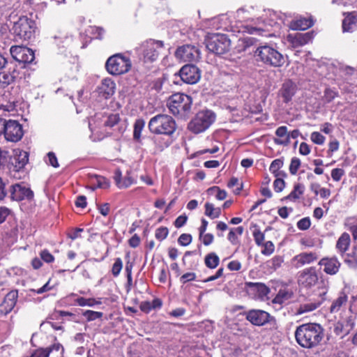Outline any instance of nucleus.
I'll return each mask as SVG.
<instances>
[{
	"mask_svg": "<svg viewBox=\"0 0 357 357\" xmlns=\"http://www.w3.org/2000/svg\"><path fill=\"white\" fill-rule=\"evenodd\" d=\"M296 342L302 347L312 349L317 347L324 337L323 329L319 324H307L297 327L295 331Z\"/></svg>",
	"mask_w": 357,
	"mask_h": 357,
	"instance_id": "1",
	"label": "nucleus"
},
{
	"mask_svg": "<svg viewBox=\"0 0 357 357\" xmlns=\"http://www.w3.org/2000/svg\"><path fill=\"white\" fill-rule=\"evenodd\" d=\"M164 50L165 45L162 40L151 38L142 42L135 49L138 58L144 63L155 61Z\"/></svg>",
	"mask_w": 357,
	"mask_h": 357,
	"instance_id": "2",
	"label": "nucleus"
},
{
	"mask_svg": "<svg viewBox=\"0 0 357 357\" xmlns=\"http://www.w3.org/2000/svg\"><path fill=\"white\" fill-rule=\"evenodd\" d=\"M148 126L151 133L167 136L172 135L176 129L175 120L167 114H158L152 117Z\"/></svg>",
	"mask_w": 357,
	"mask_h": 357,
	"instance_id": "3",
	"label": "nucleus"
},
{
	"mask_svg": "<svg viewBox=\"0 0 357 357\" xmlns=\"http://www.w3.org/2000/svg\"><path fill=\"white\" fill-rule=\"evenodd\" d=\"M254 56L257 61L273 67H281L285 63L284 56L277 50L267 45L258 47Z\"/></svg>",
	"mask_w": 357,
	"mask_h": 357,
	"instance_id": "4",
	"label": "nucleus"
},
{
	"mask_svg": "<svg viewBox=\"0 0 357 357\" xmlns=\"http://www.w3.org/2000/svg\"><path fill=\"white\" fill-rule=\"evenodd\" d=\"M215 117V114L211 110L199 111L189 122L188 128L195 134L203 132L213 124Z\"/></svg>",
	"mask_w": 357,
	"mask_h": 357,
	"instance_id": "5",
	"label": "nucleus"
},
{
	"mask_svg": "<svg viewBox=\"0 0 357 357\" xmlns=\"http://www.w3.org/2000/svg\"><path fill=\"white\" fill-rule=\"evenodd\" d=\"M35 29V22L25 16L20 17L12 27L15 39L22 40H30L33 36Z\"/></svg>",
	"mask_w": 357,
	"mask_h": 357,
	"instance_id": "6",
	"label": "nucleus"
},
{
	"mask_svg": "<svg viewBox=\"0 0 357 357\" xmlns=\"http://www.w3.org/2000/svg\"><path fill=\"white\" fill-rule=\"evenodd\" d=\"M131 66L130 59L121 54L111 56L105 63L107 72L113 75L125 74L130 70Z\"/></svg>",
	"mask_w": 357,
	"mask_h": 357,
	"instance_id": "7",
	"label": "nucleus"
},
{
	"mask_svg": "<svg viewBox=\"0 0 357 357\" xmlns=\"http://www.w3.org/2000/svg\"><path fill=\"white\" fill-rule=\"evenodd\" d=\"M192 102V100L190 96L177 93L169 97L167 106L174 115H183L190 110Z\"/></svg>",
	"mask_w": 357,
	"mask_h": 357,
	"instance_id": "8",
	"label": "nucleus"
},
{
	"mask_svg": "<svg viewBox=\"0 0 357 357\" xmlns=\"http://www.w3.org/2000/svg\"><path fill=\"white\" fill-rule=\"evenodd\" d=\"M231 46V40L227 35L215 34L209 37L206 42L207 50L218 55H221L229 52Z\"/></svg>",
	"mask_w": 357,
	"mask_h": 357,
	"instance_id": "9",
	"label": "nucleus"
},
{
	"mask_svg": "<svg viewBox=\"0 0 357 357\" xmlns=\"http://www.w3.org/2000/svg\"><path fill=\"white\" fill-rule=\"evenodd\" d=\"M24 135L22 126L16 120H7L4 138L8 142H17L20 141Z\"/></svg>",
	"mask_w": 357,
	"mask_h": 357,
	"instance_id": "10",
	"label": "nucleus"
},
{
	"mask_svg": "<svg viewBox=\"0 0 357 357\" xmlns=\"http://www.w3.org/2000/svg\"><path fill=\"white\" fill-rule=\"evenodd\" d=\"M10 52L12 57L19 63H31L35 59L33 51L25 46H12Z\"/></svg>",
	"mask_w": 357,
	"mask_h": 357,
	"instance_id": "11",
	"label": "nucleus"
},
{
	"mask_svg": "<svg viewBox=\"0 0 357 357\" xmlns=\"http://www.w3.org/2000/svg\"><path fill=\"white\" fill-rule=\"evenodd\" d=\"M175 56L183 62L197 61L200 59V51L194 45H185L177 48Z\"/></svg>",
	"mask_w": 357,
	"mask_h": 357,
	"instance_id": "12",
	"label": "nucleus"
},
{
	"mask_svg": "<svg viewBox=\"0 0 357 357\" xmlns=\"http://www.w3.org/2000/svg\"><path fill=\"white\" fill-rule=\"evenodd\" d=\"M181 80L189 84L197 83L201 77L200 70L195 65L188 64L183 66L178 72Z\"/></svg>",
	"mask_w": 357,
	"mask_h": 357,
	"instance_id": "13",
	"label": "nucleus"
},
{
	"mask_svg": "<svg viewBox=\"0 0 357 357\" xmlns=\"http://www.w3.org/2000/svg\"><path fill=\"white\" fill-rule=\"evenodd\" d=\"M10 196L12 199L15 201H30L33 198V192L23 183H16L11 186Z\"/></svg>",
	"mask_w": 357,
	"mask_h": 357,
	"instance_id": "14",
	"label": "nucleus"
},
{
	"mask_svg": "<svg viewBox=\"0 0 357 357\" xmlns=\"http://www.w3.org/2000/svg\"><path fill=\"white\" fill-rule=\"evenodd\" d=\"M297 91V84L291 79H287L282 83L278 91V95L282 98L283 102L287 104L292 100Z\"/></svg>",
	"mask_w": 357,
	"mask_h": 357,
	"instance_id": "15",
	"label": "nucleus"
},
{
	"mask_svg": "<svg viewBox=\"0 0 357 357\" xmlns=\"http://www.w3.org/2000/svg\"><path fill=\"white\" fill-rule=\"evenodd\" d=\"M355 317L353 316H346L342 317L334 326V332L337 335L342 337L348 334L354 326Z\"/></svg>",
	"mask_w": 357,
	"mask_h": 357,
	"instance_id": "16",
	"label": "nucleus"
},
{
	"mask_svg": "<svg viewBox=\"0 0 357 357\" xmlns=\"http://www.w3.org/2000/svg\"><path fill=\"white\" fill-rule=\"evenodd\" d=\"M20 78V71L17 66L8 68L7 71L0 73V89H5Z\"/></svg>",
	"mask_w": 357,
	"mask_h": 357,
	"instance_id": "17",
	"label": "nucleus"
},
{
	"mask_svg": "<svg viewBox=\"0 0 357 357\" xmlns=\"http://www.w3.org/2000/svg\"><path fill=\"white\" fill-rule=\"evenodd\" d=\"M317 280L318 276L313 267L304 269L298 277V283L307 288L314 286Z\"/></svg>",
	"mask_w": 357,
	"mask_h": 357,
	"instance_id": "18",
	"label": "nucleus"
},
{
	"mask_svg": "<svg viewBox=\"0 0 357 357\" xmlns=\"http://www.w3.org/2000/svg\"><path fill=\"white\" fill-rule=\"evenodd\" d=\"M247 320L250 321L253 325L264 326L270 324L274 326L275 324V318L270 314H244Z\"/></svg>",
	"mask_w": 357,
	"mask_h": 357,
	"instance_id": "19",
	"label": "nucleus"
},
{
	"mask_svg": "<svg viewBox=\"0 0 357 357\" xmlns=\"http://www.w3.org/2000/svg\"><path fill=\"white\" fill-rule=\"evenodd\" d=\"M28 153L26 151H20L18 154L16 153L13 157H9L8 165H10V169L19 172L28 162Z\"/></svg>",
	"mask_w": 357,
	"mask_h": 357,
	"instance_id": "20",
	"label": "nucleus"
},
{
	"mask_svg": "<svg viewBox=\"0 0 357 357\" xmlns=\"http://www.w3.org/2000/svg\"><path fill=\"white\" fill-rule=\"evenodd\" d=\"M245 287L250 294L261 299L266 297L270 291L269 288L261 282H246Z\"/></svg>",
	"mask_w": 357,
	"mask_h": 357,
	"instance_id": "21",
	"label": "nucleus"
},
{
	"mask_svg": "<svg viewBox=\"0 0 357 357\" xmlns=\"http://www.w3.org/2000/svg\"><path fill=\"white\" fill-rule=\"evenodd\" d=\"M313 38L312 32L296 33L294 35L288 36V41L291 44L292 47H299L303 46L310 42Z\"/></svg>",
	"mask_w": 357,
	"mask_h": 357,
	"instance_id": "22",
	"label": "nucleus"
},
{
	"mask_svg": "<svg viewBox=\"0 0 357 357\" xmlns=\"http://www.w3.org/2000/svg\"><path fill=\"white\" fill-rule=\"evenodd\" d=\"M317 258L318 257L314 252H302L294 257L291 263L295 268H298L316 261Z\"/></svg>",
	"mask_w": 357,
	"mask_h": 357,
	"instance_id": "23",
	"label": "nucleus"
},
{
	"mask_svg": "<svg viewBox=\"0 0 357 357\" xmlns=\"http://www.w3.org/2000/svg\"><path fill=\"white\" fill-rule=\"evenodd\" d=\"M319 264L324 266V271L329 275L336 274L339 271L341 265L336 257L323 258L319 261Z\"/></svg>",
	"mask_w": 357,
	"mask_h": 357,
	"instance_id": "24",
	"label": "nucleus"
},
{
	"mask_svg": "<svg viewBox=\"0 0 357 357\" xmlns=\"http://www.w3.org/2000/svg\"><path fill=\"white\" fill-rule=\"evenodd\" d=\"M17 297L18 292L17 290H12L8 292L0 306V312H10L16 304Z\"/></svg>",
	"mask_w": 357,
	"mask_h": 357,
	"instance_id": "25",
	"label": "nucleus"
},
{
	"mask_svg": "<svg viewBox=\"0 0 357 357\" xmlns=\"http://www.w3.org/2000/svg\"><path fill=\"white\" fill-rule=\"evenodd\" d=\"M342 21L343 32H353L357 29V13L356 12L344 13Z\"/></svg>",
	"mask_w": 357,
	"mask_h": 357,
	"instance_id": "26",
	"label": "nucleus"
},
{
	"mask_svg": "<svg viewBox=\"0 0 357 357\" xmlns=\"http://www.w3.org/2000/svg\"><path fill=\"white\" fill-rule=\"evenodd\" d=\"M116 84L111 79H105L98 86L99 96L105 99L110 98L115 91Z\"/></svg>",
	"mask_w": 357,
	"mask_h": 357,
	"instance_id": "27",
	"label": "nucleus"
},
{
	"mask_svg": "<svg viewBox=\"0 0 357 357\" xmlns=\"http://www.w3.org/2000/svg\"><path fill=\"white\" fill-rule=\"evenodd\" d=\"M314 24L311 17H300L290 22L289 27L293 30H306Z\"/></svg>",
	"mask_w": 357,
	"mask_h": 357,
	"instance_id": "28",
	"label": "nucleus"
},
{
	"mask_svg": "<svg viewBox=\"0 0 357 357\" xmlns=\"http://www.w3.org/2000/svg\"><path fill=\"white\" fill-rule=\"evenodd\" d=\"M59 350L63 351V347L60 343L56 342L48 347L36 349L29 357H49L50 353L58 352Z\"/></svg>",
	"mask_w": 357,
	"mask_h": 357,
	"instance_id": "29",
	"label": "nucleus"
},
{
	"mask_svg": "<svg viewBox=\"0 0 357 357\" xmlns=\"http://www.w3.org/2000/svg\"><path fill=\"white\" fill-rule=\"evenodd\" d=\"M152 149L151 151L153 154H158L162 152L165 148L170 144L168 140H165L162 137L155 136L151 139Z\"/></svg>",
	"mask_w": 357,
	"mask_h": 357,
	"instance_id": "30",
	"label": "nucleus"
},
{
	"mask_svg": "<svg viewBox=\"0 0 357 357\" xmlns=\"http://www.w3.org/2000/svg\"><path fill=\"white\" fill-rule=\"evenodd\" d=\"M275 135L278 138L274 139V142L277 145L288 146L290 144L287 126H282L278 127L275 130Z\"/></svg>",
	"mask_w": 357,
	"mask_h": 357,
	"instance_id": "31",
	"label": "nucleus"
},
{
	"mask_svg": "<svg viewBox=\"0 0 357 357\" xmlns=\"http://www.w3.org/2000/svg\"><path fill=\"white\" fill-rule=\"evenodd\" d=\"M351 243L350 236L348 233L344 232L338 238L335 248L338 252L342 256L348 250Z\"/></svg>",
	"mask_w": 357,
	"mask_h": 357,
	"instance_id": "32",
	"label": "nucleus"
},
{
	"mask_svg": "<svg viewBox=\"0 0 357 357\" xmlns=\"http://www.w3.org/2000/svg\"><path fill=\"white\" fill-rule=\"evenodd\" d=\"M292 296V292L284 289H280L276 296L273 299L272 303L273 305H279L280 307L276 308L275 310H280V305L286 303Z\"/></svg>",
	"mask_w": 357,
	"mask_h": 357,
	"instance_id": "33",
	"label": "nucleus"
},
{
	"mask_svg": "<svg viewBox=\"0 0 357 357\" xmlns=\"http://www.w3.org/2000/svg\"><path fill=\"white\" fill-rule=\"evenodd\" d=\"M284 165V158H277L272 161L269 171L274 175V176L286 177L287 175L285 172L280 170Z\"/></svg>",
	"mask_w": 357,
	"mask_h": 357,
	"instance_id": "34",
	"label": "nucleus"
},
{
	"mask_svg": "<svg viewBox=\"0 0 357 357\" xmlns=\"http://www.w3.org/2000/svg\"><path fill=\"white\" fill-rule=\"evenodd\" d=\"M255 43V39L252 37H245L238 40L235 47L237 52L241 53L247 51Z\"/></svg>",
	"mask_w": 357,
	"mask_h": 357,
	"instance_id": "35",
	"label": "nucleus"
},
{
	"mask_svg": "<svg viewBox=\"0 0 357 357\" xmlns=\"http://www.w3.org/2000/svg\"><path fill=\"white\" fill-rule=\"evenodd\" d=\"M347 304V296L344 293H341L338 298L333 302L331 306V312L344 310Z\"/></svg>",
	"mask_w": 357,
	"mask_h": 357,
	"instance_id": "36",
	"label": "nucleus"
},
{
	"mask_svg": "<svg viewBox=\"0 0 357 357\" xmlns=\"http://www.w3.org/2000/svg\"><path fill=\"white\" fill-rule=\"evenodd\" d=\"M304 190L305 187L303 184L296 183L294 186V190L287 196L283 197L281 201L290 200L294 202L303 195Z\"/></svg>",
	"mask_w": 357,
	"mask_h": 357,
	"instance_id": "37",
	"label": "nucleus"
},
{
	"mask_svg": "<svg viewBox=\"0 0 357 357\" xmlns=\"http://www.w3.org/2000/svg\"><path fill=\"white\" fill-rule=\"evenodd\" d=\"M162 306V301L159 298H155L152 301H144L140 303V310L143 312L158 310Z\"/></svg>",
	"mask_w": 357,
	"mask_h": 357,
	"instance_id": "38",
	"label": "nucleus"
},
{
	"mask_svg": "<svg viewBox=\"0 0 357 357\" xmlns=\"http://www.w3.org/2000/svg\"><path fill=\"white\" fill-rule=\"evenodd\" d=\"M344 262L347 266L353 269L357 268V248L354 247L351 253H348L345 258Z\"/></svg>",
	"mask_w": 357,
	"mask_h": 357,
	"instance_id": "39",
	"label": "nucleus"
},
{
	"mask_svg": "<svg viewBox=\"0 0 357 357\" xmlns=\"http://www.w3.org/2000/svg\"><path fill=\"white\" fill-rule=\"evenodd\" d=\"M219 262V257L215 252L208 253L206 255L204 259L205 265L211 269L216 268Z\"/></svg>",
	"mask_w": 357,
	"mask_h": 357,
	"instance_id": "40",
	"label": "nucleus"
},
{
	"mask_svg": "<svg viewBox=\"0 0 357 357\" xmlns=\"http://www.w3.org/2000/svg\"><path fill=\"white\" fill-rule=\"evenodd\" d=\"M205 215L210 217L211 219L218 218L221 214L220 208H214L213 204L206 202L205 204Z\"/></svg>",
	"mask_w": 357,
	"mask_h": 357,
	"instance_id": "41",
	"label": "nucleus"
},
{
	"mask_svg": "<svg viewBox=\"0 0 357 357\" xmlns=\"http://www.w3.org/2000/svg\"><path fill=\"white\" fill-rule=\"evenodd\" d=\"M77 303L80 306H89L93 307L96 305H100L102 303V298H86L84 297H80L77 299Z\"/></svg>",
	"mask_w": 357,
	"mask_h": 357,
	"instance_id": "42",
	"label": "nucleus"
},
{
	"mask_svg": "<svg viewBox=\"0 0 357 357\" xmlns=\"http://www.w3.org/2000/svg\"><path fill=\"white\" fill-rule=\"evenodd\" d=\"M145 121L142 119H137L134 124V130H133V138L134 139L139 141L141 137V133L144 128Z\"/></svg>",
	"mask_w": 357,
	"mask_h": 357,
	"instance_id": "43",
	"label": "nucleus"
},
{
	"mask_svg": "<svg viewBox=\"0 0 357 357\" xmlns=\"http://www.w3.org/2000/svg\"><path fill=\"white\" fill-rule=\"evenodd\" d=\"M321 304V302H308L301 305L297 312H309L315 310Z\"/></svg>",
	"mask_w": 357,
	"mask_h": 357,
	"instance_id": "44",
	"label": "nucleus"
},
{
	"mask_svg": "<svg viewBox=\"0 0 357 357\" xmlns=\"http://www.w3.org/2000/svg\"><path fill=\"white\" fill-rule=\"evenodd\" d=\"M95 180L96 183H94V188L107 189L110 185L109 180L103 176L96 175Z\"/></svg>",
	"mask_w": 357,
	"mask_h": 357,
	"instance_id": "45",
	"label": "nucleus"
},
{
	"mask_svg": "<svg viewBox=\"0 0 357 357\" xmlns=\"http://www.w3.org/2000/svg\"><path fill=\"white\" fill-rule=\"evenodd\" d=\"M254 240L255 243L258 245H262L263 243H264L265 235L261 230L257 227H255V229L252 232Z\"/></svg>",
	"mask_w": 357,
	"mask_h": 357,
	"instance_id": "46",
	"label": "nucleus"
},
{
	"mask_svg": "<svg viewBox=\"0 0 357 357\" xmlns=\"http://www.w3.org/2000/svg\"><path fill=\"white\" fill-rule=\"evenodd\" d=\"M301 165V160L298 158L294 157L291 160L289 165V172L292 175H296Z\"/></svg>",
	"mask_w": 357,
	"mask_h": 357,
	"instance_id": "47",
	"label": "nucleus"
},
{
	"mask_svg": "<svg viewBox=\"0 0 357 357\" xmlns=\"http://www.w3.org/2000/svg\"><path fill=\"white\" fill-rule=\"evenodd\" d=\"M261 246L263 248L261 250V254L264 255L269 256L274 252L275 245L271 241L263 243Z\"/></svg>",
	"mask_w": 357,
	"mask_h": 357,
	"instance_id": "48",
	"label": "nucleus"
},
{
	"mask_svg": "<svg viewBox=\"0 0 357 357\" xmlns=\"http://www.w3.org/2000/svg\"><path fill=\"white\" fill-rule=\"evenodd\" d=\"M120 120L119 115L118 114H110L104 122L105 127L112 128L116 125Z\"/></svg>",
	"mask_w": 357,
	"mask_h": 357,
	"instance_id": "49",
	"label": "nucleus"
},
{
	"mask_svg": "<svg viewBox=\"0 0 357 357\" xmlns=\"http://www.w3.org/2000/svg\"><path fill=\"white\" fill-rule=\"evenodd\" d=\"M169 234V230L166 227H160L155 230V237L157 240L162 241L165 239Z\"/></svg>",
	"mask_w": 357,
	"mask_h": 357,
	"instance_id": "50",
	"label": "nucleus"
},
{
	"mask_svg": "<svg viewBox=\"0 0 357 357\" xmlns=\"http://www.w3.org/2000/svg\"><path fill=\"white\" fill-rule=\"evenodd\" d=\"M337 96V91H335V90H333L330 88H327L324 91L323 99L326 102L329 103L331 101H333L335 99V98Z\"/></svg>",
	"mask_w": 357,
	"mask_h": 357,
	"instance_id": "51",
	"label": "nucleus"
},
{
	"mask_svg": "<svg viewBox=\"0 0 357 357\" xmlns=\"http://www.w3.org/2000/svg\"><path fill=\"white\" fill-rule=\"evenodd\" d=\"M276 179L273 182L274 190L277 192H280L283 190L285 187V182L283 179L284 177L275 176Z\"/></svg>",
	"mask_w": 357,
	"mask_h": 357,
	"instance_id": "52",
	"label": "nucleus"
},
{
	"mask_svg": "<svg viewBox=\"0 0 357 357\" xmlns=\"http://www.w3.org/2000/svg\"><path fill=\"white\" fill-rule=\"evenodd\" d=\"M123 268V261L120 258H116L112 266V273L114 277H117Z\"/></svg>",
	"mask_w": 357,
	"mask_h": 357,
	"instance_id": "53",
	"label": "nucleus"
},
{
	"mask_svg": "<svg viewBox=\"0 0 357 357\" xmlns=\"http://www.w3.org/2000/svg\"><path fill=\"white\" fill-rule=\"evenodd\" d=\"M310 139L316 144L321 145L325 142V137L319 132H313L311 134Z\"/></svg>",
	"mask_w": 357,
	"mask_h": 357,
	"instance_id": "54",
	"label": "nucleus"
},
{
	"mask_svg": "<svg viewBox=\"0 0 357 357\" xmlns=\"http://www.w3.org/2000/svg\"><path fill=\"white\" fill-rule=\"evenodd\" d=\"M41 259L46 263H52L54 261V257L46 249L43 250L40 252Z\"/></svg>",
	"mask_w": 357,
	"mask_h": 357,
	"instance_id": "55",
	"label": "nucleus"
},
{
	"mask_svg": "<svg viewBox=\"0 0 357 357\" xmlns=\"http://www.w3.org/2000/svg\"><path fill=\"white\" fill-rule=\"evenodd\" d=\"M283 261L284 260L282 257L275 256L268 261V263L270 264L269 266L271 268L276 270L277 268L281 266Z\"/></svg>",
	"mask_w": 357,
	"mask_h": 357,
	"instance_id": "56",
	"label": "nucleus"
},
{
	"mask_svg": "<svg viewBox=\"0 0 357 357\" xmlns=\"http://www.w3.org/2000/svg\"><path fill=\"white\" fill-rule=\"evenodd\" d=\"M310 225H311V221H310V218H308V217L303 218L301 219L297 222L298 228L300 230H303V231L308 229L310 228Z\"/></svg>",
	"mask_w": 357,
	"mask_h": 357,
	"instance_id": "57",
	"label": "nucleus"
},
{
	"mask_svg": "<svg viewBox=\"0 0 357 357\" xmlns=\"http://www.w3.org/2000/svg\"><path fill=\"white\" fill-rule=\"evenodd\" d=\"M54 320V318L52 317V316H51L50 317H49L47 319V320L45 321V322H43L40 326L43 327V326H45L46 325H50L54 330H61L63 328L62 327V321H59V322H53L52 321Z\"/></svg>",
	"mask_w": 357,
	"mask_h": 357,
	"instance_id": "58",
	"label": "nucleus"
},
{
	"mask_svg": "<svg viewBox=\"0 0 357 357\" xmlns=\"http://www.w3.org/2000/svg\"><path fill=\"white\" fill-rule=\"evenodd\" d=\"M192 236L189 234H182L178 238V243L182 246H187L192 242Z\"/></svg>",
	"mask_w": 357,
	"mask_h": 357,
	"instance_id": "59",
	"label": "nucleus"
},
{
	"mask_svg": "<svg viewBox=\"0 0 357 357\" xmlns=\"http://www.w3.org/2000/svg\"><path fill=\"white\" fill-rule=\"evenodd\" d=\"M199 239L202 241L204 245L208 246L213 243L214 236L212 234L204 233L203 234H199Z\"/></svg>",
	"mask_w": 357,
	"mask_h": 357,
	"instance_id": "60",
	"label": "nucleus"
},
{
	"mask_svg": "<svg viewBox=\"0 0 357 357\" xmlns=\"http://www.w3.org/2000/svg\"><path fill=\"white\" fill-rule=\"evenodd\" d=\"M344 174V171L340 168H335L331 171V177L335 181H339Z\"/></svg>",
	"mask_w": 357,
	"mask_h": 357,
	"instance_id": "61",
	"label": "nucleus"
},
{
	"mask_svg": "<svg viewBox=\"0 0 357 357\" xmlns=\"http://www.w3.org/2000/svg\"><path fill=\"white\" fill-rule=\"evenodd\" d=\"M227 186L229 188H234V186H238L235 192L238 194L242 189L243 185H242V183H241V184L239 183L238 179L237 178L232 177L229 180V181L227 184Z\"/></svg>",
	"mask_w": 357,
	"mask_h": 357,
	"instance_id": "62",
	"label": "nucleus"
},
{
	"mask_svg": "<svg viewBox=\"0 0 357 357\" xmlns=\"http://www.w3.org/2000/svg\"><path fill=\"white\" fill-rule=\"evenodd\" d=\"M196 279V274L193 272H189L183 274L180 278V281L181 283L185 284L186 282L194 281Z\"/></svg>",
	"mask_w": 357,
	"mask_h": 357,
	"instance_id": "63",
	"label": "nucleus"
},
{
	"mask_svg": "<svg viewBox=\"0 0 357 357\" xmlns=\"http://www.w3.org/2000/svg\"><path fill=\"white\" fill-rule=\"evenodd\" d=\"M135 180L132 176L128 174L123 179L122 183L120 185V188H126L134 183Z\"/></svg>",
	"mask_w": 357,
	"mask_h": 357,
	"instance_id": "64",
	"label": "nucleus"
}]
</instances>
